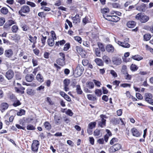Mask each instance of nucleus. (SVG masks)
Wrapping results in <instances>:
<instances>
[{
    "mask_svg": "<svg viewBox=\"0 0 153 153\" xmlns=\"http://www.w3.org/2000/svg\"><path fill=\"white\" fill-rule=\"evenodd\" d=\"M75 49L76 52L80 54H82L84 52L82 48L80 46H76L75 47Z\"/></svg>",
    "mask_w": 153,
    "mask_h": 153,
    "instance_id": "obj_30",
    "label": "nucleus"
},
{
    "mask_svg": "<svg viewBox=\"0 0 153 153\" xmlns=\"http://www.w3.org/2000/svg\"><path fill=\"white\" fill-rule=\"evenodd\" d=\"M27 129L28 130H33L35 129V128L33 125L30 124L27 126Z\"/></svg>",
    "mask_w": 153,
    "mask_h": 153,
    "instance_id": "obj_48",
    "label": "nucleus"
},
{
    "mask_svg": "<svg viewBox=\"0 0 153 153\" xmlns=\"http://www.w3.org/2000/svg\"><path fill=\"white\" fill-rule=\"evenodd\" d=\"M103 17L106 20L110 21L117 22L119 21L120 18L116 16H110L109 15H104Z\"/></svg>",
    "mask_w": 153,
    "mask_h": 153,
    "instance_id": "obj_4",
    "label": "nucleus"
},
{
    "mask_svg": "<svg viewBox=\"0 0 153 153\" xmlns=\"http://www.w3.org/2000/svg\"><path fill=\"white\" fill-rule=\"evenodd\" d=\"M127 25L129 28H132L134 27L135 26L136 22L132 21H129L127 23Z\"/></svg>",
    "mask_w": 153,
    "mask_h": 153,
    "instance_id": "obj_19",
    "label": "nucleus"
},
{
    "mask_svg": "<svg viewBox=\"0 0 153 153\" xmlns=\"http://www.w3.org/2000/svg\"><path fill=\"white\" fill-rule=\"evenodd\" d=\"M54 120L56 123L60 124L61 122L60 120L61 117L59 115H55L54 116Z\"/></svg>",
    "mask_w": 153,
    "mask_h": 153,
    "instance_id": "obj_25",
    "label": "nucleus"
},
{
    "mask_svg": "<svg viewBox=\"0 0 153 153\" xmlns=\"http://www.w3.org/2000/svg\"><path fill=\"white\" fill-rule=\"evenodd\" d=\"M144 98L146 102L149 103L153 105V100L152 99V95L149 93H146L145 94Z\"/></svg>",
    "mask_w": 153,
    "mask_h": 153,
    "instance_id": "obj_5",
    "label": "nucleus"
},
{
    "mask_svg": "<svg viewBox=\"0 0 153 153\" xmlns=\"http://www.w3.org/2000/svg\"><path fill=\"white\" fill-rule=\"evenodd\" d=\"M144 39L147 41L149 40L151 37V36L149 34H146L143 36Z\"/></svg>",
    "mask_w": 153,
    "mask_h": 153,
    "instance_id": "obj_39",
    "label": "nucleus"
},
{
    "mask_svg": "<svg viewBox=\"0 0 153 153\" xmlns=\"http://www.w3.org/2000/svg\"><path fill=\"white\" fill-rule=\"evenodd\" d=\"M51 34L52 39L56 40V37L55 32L53 30L51 31Z\"/></svg>",
    "mask_w": 153,
    "mask_h": 153,
    "instance_id": "obj_53",
    "label": "nucleus"
},
{
    "mask_svg": "<svg viewBox=\"0 0 153 153\" xmlns=\"http://www.w3.org/2000/svg\"><path fill=\"white\" fill-rule=\"evenodd\" d=\"M70 45L69 43H66L64 46L63 50L64 51H68L70 48Z\"/></svg>",
    "mask_w": 153,
    "mask_h": 153,
    "instance_id": "obj_45",
    "label": "nucleus"
},
{
    "mask_svg": "<svg viewBox=\"0 0 153 153\" xmlns=\"http://www.w3.org/2000/svg\"><path fill=\"white\" fill-rule=\"evenodd\" d=\"M30 8L27 5H24L22 6L20 10L18 12L19 14L22 16H25V15L23 14V13H27L30 11Z\"/></svg>",
    "mask_w": 153,
    "mask_h": 153,
    "instance_id": "obj_3",
    "label": "nucleus"
},
{
    "mask_svg": "<svg viewBox=\"0 0 153 153\" xmlns=\"http://www.w3.org/2000/svg\"><path fill=\"white\" fill-rule=\"evenodd\" d=\"M17 87H15L14 89L16 92L18 93L22 94L24 93V90L25 88L21 86V85L19 83H17Z\"/></svg>",
    "mask_w": 153,
    "mask_h": 153,
    "instance_id": "obj_7",
    "label": "nucleus"
},
{
    "mask_svg": "<svg viewBox=\"0 0 153 153\" xmlns=\"http://www.w3.org/2000/svg\"><path fill=\"white\" fill-rule=\"evenodd\" d=\"M18 30V27L17 25H14L12 27V30L13 33H16Z\"/></svg>",
    "mask_w": 153,
    "mask_h": 153,
    "instance_id": "obj_46",
    "label": "nucleus"
},
{
    "mask_svg": "<svg viewBox=\"0 0 153 153\" xmlns=\"http://www.w3.org/2000/svg\"><path fill=\"white\" fill-rule=\"evenodd\" d=\"M36 78L37 80L41 82H42L44 81L43 76L39 73L37 74Z\"/></svg>",
    "mask_w": 153,
    "mask_h": 153,
    "instance_id": "obj_32",
    "label": "nucleus"
},
{
    "mask_svg": "<svg viewBox=\"0 0 153 153\" xmlns=\"http://www.w3.org/2000/svg\"><path fill=\"white\" fill-rule=\"evenodd\" d=\"M63 83L64 85V90L66 92L68 91L69 90V88L68 87L70 83L69 79H64L63 81Z\"/></svg>",
    "mask_w": 153,
    "mask_h": 153,
    "instance_id": "obj_14",
    "label": "nucleus"
},
{
    "mask_svg": "<svg viewBox=\"0 0 153 153\" xmlns=\"http://www.w3.org/2000/svg\"><path fill=\"white\" fill-rule=\"evenodd\" d=\"M121 146L120 144H116L114 145L111 147L109 149L110 152H114L120 150L121 148Z\"/></svg>",
    "mask_w": 153,
    "mask_h": 153,
    "instance_id": "obj_8",
    "label": "nucleus"
},
{
    "mask_svg": "<svg viewBox=\"0 0 153 153\" xmlns=\"http://www.w3.org/2000/svg\"><path fill=\"white\" fill-rule=\"evenodd\" d=\"M120 86L123 88H126L128 87L130 88L131 86V85L130 84L124 83L120 85Z\"/></svg>",
    "mask_w": 153,
    "mask_h": 153,
    "instance_id": "obj_51",
    "label": "nucleus"
},
{
    "mask_svg": "<svg viewBox=\"0 0 153 153\" xmlns=\"http://www.w3.org/2000/svg\"><path fill=\"white\" fill-rule=\"evenodd\" d=\"M115 42L119 45L125 48H129L130 45L127 42H122L118 40L117 39H115Z\"/></svg>",
    "mask_w": 153,
    "mask_h": 153,
    "instance_id": "obj_11",
    "label": "nucleus"
},
{
    "mask_svg": "<svg viewBox=\"0 0 153 153\" xmlns=\"http://www.w3.org/2000/svg\"><path fill=\"white\" fill-rule=\"evenodd\" d=\"M106 120H102L100 121H99L98 123V126L101 128L105 127L106 126Z\"/></svg>",
    "mask_w": 153,
    "mask_h": 153,
    "instance_id": "obj_21",
    "label": "nucleus"
},
{
    "mask_svg": "<svg viewBox=\"0 0 153 153\" xmlns=\"http://www.w3.org/2000/svg\"><path fill=\"white\" fill-rule=\"evenodd\" d=\"M75 40L78 42L79 43H81L82 40L81 38L79 36H76L74 37Z\"/></svg>",
    "mask_w": 153,
    "mask_h": 153,
    "instance_id": "obj_52",
    "label": "nucleus"
},
{
    "mask_svg": "<svg viewBox=\"0 0 153 153\" xmlns=\"http://www.w3.org/2000/svg\"><path fill=\"white\" fill-rule=\"evenodd\" d=\"M1 13L4 14H7L8 12V9L6 7H3L1 9Z\"/></svg>",
    "mask_w": 153,
    "mask_h": 153,
    "instance_id": "obj_35",
    "label": "nucleus"
},
{
    "mask_svg": "<svg viewBox=\"0 0 153 153\" xmlns=\"http://www.w3.org/2000/svg\"><path fill=\"white\" fill-rule=\"evenodd\" d=\"M132 135L135 137H138L140 135V133L138 130L135 128H133L131 130Z\"/></svg>",
    "mask_w": 153,
    "mask_h": 153,
    "instance_id": "obj_15",
    "label": "nucleus"
},
{
    "mask_svg": "<svg viewBox=\"0 0 153 153\" xmlns=\"http://www.w3.org/2000/svg\"><path fill=\"white\" fill-rule=\"evenodd\" d=\"M138 68L137 66L134 64H132L130 66L131 70L133 71H136L137 70Z\"/></svg>",
    "mask_w": 153,
    "mask_h": 153,
    "instance_id": "obj_41",
    "label": "nucleus"
},
{
    "mask_svg": "<svg viewBox=\"0 0 153 153\" xmlns=\"http://www.w3.org/2000/svg\"><path fill=\"white\" fill-rule=\"evenodd\" d=\"M13 51L11 49H8L5 51L4 55L6 57L10 58L13 55Z\"/></svg>",
    "mask_w": 153,
    "mask_h": 153,
    "instance_id": "obj_13",
    "label": "nucleus"
},
{
    "mask_svg": "<svg viewBox=\"0 0 153 153\" xmlns=\"http://www.w3.org/2000/svg\"><path fill=\"white\" fill-rule=\"evenodd\" d=\"M95 54L97 56H100L101 53L100 51V50L99 48H95Z\"/></svg>",
    "mask_w": 153,
    "mask_h": 153,
    "instance_id": "obj_43",
    "label": "nucleus"
},
{
    "mask_svg": "<svg viewBox=\"0 0 153 153\" xmlns=\"http://www.w3.org/2000/svg\"><path fill=\"white\" fill-rule=\"evenodd\" d=\"M110 73L114 78L116 77L117 76L116 73L113 70H111Z\"/></svg>",
    "mask_w": 153,
    "mask_h": 153,
    "instance_id": "obj_57",
    "label": "nucleus"
},
{
    "mask_svg": "<svg viewBox=\"0 0 153 153\" xmlns=\"http://www.w3.org/2000/svg\"><path fill=\"white\" fill-rule=\"evenodd\" d=\"M118 141V139L117 138H113L110 140V143L111 145L114 144V142H117Z\"/></svg>",
    "mask_w": 153,
    "mask_h": 153,
    "instance_id": "obj_54",
    "label": "nucleus"
},
{
    "mask_svg": "<svg viewBox=\"0 0 153 153\" xmlns=\"http://www.w3.org/2000/svg\"><path fill=\"white\" fill-rule=\"evenodd\" d=\"M7 22L8 23L9 26H11L13 24H16V22L14 21L12 19L9 20Z\"/></svg>",
    "mask_w": 153,
    "mask_h": 153,
    "instance_id": "obj_61",
    "label": "nucleus"
},
{
    "mask_svg": "<svg viewBox=\"0 0 153 153\" xmlns=\"http://www.w3.org/2000/svg\"><path fill=\"white\" fill-rule=\"evenodd\" d=\"M32 62L33 66H35L38 65V61L36 59H33Z\"/></svg>",
    "mask_w": 153,
    "mask_h": 153,
    "instance_id": "obj_64",
    "label": "nucleus"
},
{
    "mask_svg": "<svg viewBox=\"0 0 153 153\" xmlns=\"http://www.w3.org/2000/svg\"><path fill=\"white\" fill-rule=\"evenodd\" d=\"M93 81L95 85L98 87H100L102 85L101 82L95 79H93Z\"/></svg>",
    "mask_w": 153,
    "mask_h": 153,
    "instance_id": "obj_44",
    "label": "nucleus"
},
{
    "mask_svg": "<svg viewBox=\"0 0 153 153\" xmlns=\"http://www.w3.org/2000/svg\"><path fill=\"white\" fill-rule=\"evenodd\" d=\"M132 58L133 59L137 61H140L143 59V58L142 56L139 55H136L134 56H132Z\"/></svg>",
    "mask_w": 153,
    "mask_h": 153,
    "instance_id": "obj_27",
    "label": "nucleus"
},
{
    "mask_svg": "<svg viewBox=\"0 0 153 153\" xmlns=\"http://www.w3.org/2000/svg\"><path fill=\"white\" fill-rule=\"evenodd\" d=\"M109 9L108 7L105 8L101 9V12L103 14V15H107L106 13H108L109 12Z\"/></svg>",
    "mask_w": 153,
    "mask_h": 153,
    "instance_id": "obj_42",
    "label": "nucleus"
},
{
    "mask_svg": "<svg viewBox=\"0 0 153 153\" xmlns=\"http://www.w3.org/2000/svg\"><path fill=\"white\" fill-rule=\"evenodd\" d=\"M26 4L32 7H34L36 6V4L30 1H27Z\"/></svg>",
    "mask_w": 153,
    "mask_h": 153,
    "instance_id": "obj_49",
    "label": "nucleus"
},
{
    "mask_svg": "<svg viewBox=\"0 0 153 153\" xmlns=\"http://www.w3.org/2000/svg\"><path fill=\"white\" fill-rule=\"evenodd\" d=\"M8 107V104L6 102H2L0 105V108L2 110L4 111L7 109Z\"/></svg>",
    "mask_w": 153,
    "mask_h": 153,
    "instance_id": "obj_24",
    "label": "nucleus"
},
{
    "mask_svg": "<svg viewBox=\"0 0 153 153\" xmlns=\"http://www.w3.org/2000/svg\"><path fill=\"white\" fill-rule=\"evenodd\" d=\"M66 114L67 115L72 116L73 114V113L70 109H68L66 112Z\"/></svg>",
    "mask_w": 153,
    "mask_h": 153,
    "instance_id": "obj_59",
    "label": "nucleus"
},
{
    "mask_svg": "<svg viewBox=\"0 0 153 153\" xmlns=\"http://www.w3.org/2000/svg\"><path fill=\"white\" fill-rule=\"evenodd\" d=\"M94 135L95 136H99V137H100L102 136V134L100 132V130L96 129L94 131Z\"/></svg>",
    "mask_w": 153,
    "mask_h": 153,
    "instance_id": "obj_29",
    "label": "nucleus"
},
{
    "mask_svg": "<svg viewBox=\"0 0 153 153\" xmlns=\"http://www.w3.org/2000/svg\"><path fill=\"white\" fill-rule=\"evenodd\" d=\"M38 16L41 17V18H42L43 17H45L46 16V15L45 13L43 12H39L38 13Z\"/></svg>",
    "mask_w": 153,
    "mask_h": 153,
    "instance_id": "obj_60",
    "label": "nucleus"
},
{
    "mask_svg": "<svg viewBox=\"0 0 153 153\" xmlns=\"http://www.w3.org/2000/svg\"><path fill=\"white\" fill-rule=\"evenodd\" d=\"M25 111L23 109H21L19 111L17 112V115L18 116H22L24 115L25 113Z\"/></svg>",
    "mask_w": 153,
    "mask_h": 153,
    "instance_id": "obj_47",
    "label": "nucleus"
},
{
    "mask_svg": "<svg viewBox=\"0 0 153 153\" xmlns=\"http://www.w3.org/2000/svg\"><path fill=\"white\" fill-rule=\"evenodd\" d=\"M84 70L83 67L81 65H78L75 70L74 76L76 77L79 76L82 74Z\"/></svg>",
    "mask_w": 153,
    "mask_h": 153,
    "instance_id": "obj_2",
    "label": "nucleus"
},
{
    "mask_svg": "<svg viewBox=\"0 0 153 153\" xmlns=\"http://www.w3.org/2000/svg\"><path fill=\"white\" fill-rule=\"evenodd\" d=\"M76 91L77 93L78 94H81L82 93V91L81 89L80 85H78L76 86Z\"/></svg>",
    "mask_w": 153,
    "mask_h": 153,
    "instance_id": "obj_37",
    "label": "nucleus"
},
{
    "mask_svg": "<svg viewBox=\"0 0 153 153\" xmlns=\"http://www.w3.org/2000/svg\"><path fill=\"white\" fill-rule=\"evenodd\" d=\"M52 38H49L48 40V45L50 46H52L54 44V40Z\"/></svg>",
    "mask_w": 153,
    "mask_h": 153,
    "instance_id": "obj_33",
    "label": "nucleus"
},
{
    "mask_svg": "<svg viewBox=\"0 0 153 153\" xmlns=\"http://www.w3.org/2000/svg\"><path fill=\"white\" fill-rule=\"evenodd\" d=\"M121 71L123 74L126 75L127 73L126 66L125 65H123L122 67Z\"/></svg>",
    "mask_w": 153,
    "mask_h": 153,
    "instance_id": "obj_36",
    "label": "nucleus"
},
{
    "mask_svg": "<svg viewBox=\"0 0 153 153\" xmlns=\"http://www.w3.org/2000/svg\"><path fill=\"white\" fill-rule=\"evenodd\" d=\"M102 59L107 64H108L111 62V60L110 58L106 55H104L102 57Z\"/></svg>",
    "mask_w": 153,
    "mask_h": 153,
    "instance_id": "obj_18",
    "label": "nucleus"
},
{
    "mask_svg": "<svg viewBox=\"0 0 153 153\" xmlns=\"http://www.w3.org/2000/svg\"><path fill=\"white\" fill-rule=\"evenodd\" d=\"M95 61L97 65L100 66H102L103 65V62L102 59L99 58H96Z\"/></svg>",
    "mask_w": 153,
    "mask_h": 153,
    "instance_id": "obj_26",
    "label": "nucleus"
},
{
    "mask_svg": "<svg viewBox=\"0 0 153 153\" xmlns=\"http://www.w3.org/2000/svg\"><path fill=\"white\" fill-rule=\"evenodd\" d=\"M87 96L88 99L90 100L94 101L97 99L96 96H94L92 94H88Z\"/></svg>",
    "mask_w": 153,
    "mask_h": 153,
    "instance_id": "obj_31",
    "label": "nucleus"
},
{
    "mask_svg": "<svg viewBox=\"0 0 153 153\" xmlns=\"http://www.w3.org/2000/svg\"><path fill=\"white\" fill-rule=\"evenodd\" d=\"M65 59L59 58L56 60V63L59 65L63 66L65 65Z\"/></svg>",
    "mask_w": 153,
    "mask_h": 153,
    "instance_id": "obj_16",
    "label": "nucleus"
},
{
    "mask_svg": "<svg viewBox=\"0 0 153 153\" xmlns=\"http://www.w3.org/2000/svg\"><path fill=\"white\" fill-rule=\"evenodd\" d=\"M82 63L84 66H86L88 63V61L86 59H84L82 60Z\"/></svg>",
    "mask_w": 153,
    "mask_h": 153,
    "instance_id": "obj_56",
    "label": "nucleus"
},
{
    "mask_svg": "<svg viewBox=\"0 0 153 153\" xmlns=\"http://www.w3.org/2000/svg\"><path fill=\"white\" fill-rule=\"evenodd\" d=\"M135 18L140 21L142 23H146L149 19L148 16L142 13H140L137 14L135 16Z\"/></svg>",
    "mask_w": 153,
    "mask_h": 153,
    "instance_id": "obj_1",
    "label": "nucleus"
},
{
    "mask_svg": "<svg viewBox=\"0 0 153 153\" xmlns=\"http://www.w3.org/2000/svg\"><path fill=\"white\" fill-rule=\"evenodd\" d=\"M110 122L114 125H117L118 124L120 123V120L117 118L115 117L111 119Z\"/></svg>",
    "mask_w": 153,
    "mask_h": 153,
    "instance_id": "obj_22",
    "label": "nucleus"
},
{
    "mask_svg": "<svg viewBox=\"0 0 153 153\" xmlns=\"http://www.w3.org/2000/svg\"><path fill=\"white\" fill-rule=\"evenodd\" d=\"M86 87L89 89H92L94 87V83L91 82H87L86 83Z\"/></svg>",
    "mask_w": 153,
    "mask_h": 153,
    "instance_id": "obj_28",
    "label": "nucleus"
},
{
    "mask_svg": "<svg viewBox=\"0 0 153 153\" xmlns=\"http://www.w3.org/2000/svg\"><path fill=\"white\" fill-rule=\"evenodd\" d=\"M39 145V142L38 140H33L31 146L32 151L33 152H37Z\"/></svg>",
    "mask_w": 153,
    "mask_h": 153,
    "instance_id": "obj_6",
    "label": "nucleus"
},
{
    "mask_svg": "<svg viewBox=\"0 0 153 153\" xmlns=\"http://www.w3.org/2000/svg\"><path fill=\"white\" fill-rule=\"evenodd\" d=\"M5 22V19L3 17L0 18V26H2Z\"/></svg>",
    "mask_w": 153,
    "mask_h": 153,
    "instance_id": "obj_58",
    "label": "nucleus"
},
{
    "mask_svg": "<svg viewBox=\"0 0 153 153\" xmlns=\"http://www.w3.org/2000/svg\"><path fill=\"white\" fill-rule=\"evenodd\" d=\"M45 128L47 130L49 131L51 128V126L50 123L48 121H46L44 123Z\"/></svg>",
    "mask_w": 153,
    "mask_h": 153,
    "instance_id": "obj_23",
    "label": "nucleus"
},
{
    "mask_svg": "<svg viewBox=\"0 0 153 153\" xmlns=\"http://www.w3.org/2000/svg\"><path fill=\"white\" fill-rule=\"evenodd\" d=\"M95 93L97 96L100 97L102 94V90L100 89H96L95 90Z\"/></svg>",
    "mask_w": 153,
    "mask_h": 153,
    "instance_id": "obj_40",
    "label": "nucleus"
},
{
    "mask_svg": "<svg viewBox=\"0 0 153 153\" xmlns=\"http://www.w3.org/2000/svg\"><path fill=\"white\" fill-rule=\"evenodd\" d=\"M112 61L114 64L116 65H120L122 62L121 59L118 57H114Z\"/></svg>",
    "mask_w": 153,
    "mask_h": 153,
    "instance_id": "obj_12",
    "label": "nucleus"
},
{
    "mask_svg": "<svg viewBox=\"0 0 153 153\" xmlns=\"http://www.w3.org/2000/svg\"><path fill=\"white\" fill-rule=\"evenodd\" d=\"M136 96L137 98L139 100H141L143 98L142 95L139 93H136Z\"/></svg>",
    "mask_w": 153,
    "mask_h": 153,
    "instance_id": "obj_62",
    "label": "nucleus"
},
{
    "mask_svg": "<svg viewBox=\"0 0 153 153\" xmlns=\"http://www.w3.org/2000/svg\"><path fill=\"white\" fill-rule=\"evenodd\" d=\"M106 51L109 53H112L114 51V48L113 46L111 45H108L106 48Z\"/></svg>",
    "mask_w": 153,
    "mask_h": 153,
    "instance_id": "obj_17",
    "label": "nucleus"
},
{
    "mask_svg": "<svg viewBox=\"0 0 153 153\" xmlns=\"http://www.w3.org/2000/svg\"><path fill=\"white\" fill-rule=\"evenodd\" d=\"M79 16L78 14H76L74 17H72V19L76 23L79 21Z\"/></svg>",
    "mask_w": 153,
    "mask_h": 153,
    "instance_id": "obj_34",
    "label": "nucleus"
},
{
    "mask_svg": "<svg viewBox=\"0 0 153 153\" xmlns=\"http://www.w3.org/2000/svg\"><path fill=\"white\" fill-rule=\"evenodd\" d=\"M21 104V103L20 101L19 100H17L14 102L13 104V105L14 107H16L20 105Z\"/></svg>",
    "mask_w": 153,
    "mask_h": 153,
    "instance_id": "obj_50",
    "label": "nucleus"
},
{
    "mask_svg": "<svg viewBox=\"0 0 153 153\" xmlns=\"http://www.w3.org/2000/svg\"><path fill=\"white\" fill-rule=\"evenodd\" d=\"M21 27L24 31H26L27 30L28 27L26 25H21Z\"/></svg>",
    "mask_w": 153,
    "mask_h": 153,
    "instance_id": "obj_63",
    "label": "nucleus"
},
{
    "mask_svg": "<svg viewBox=\"0 0 153 153\" xmlns=\"http://www.w3.org/2000/svg\"><path fill=\"white\" fill-rule=\"evenodd\" d=\"M26 81L28 82H31L34 79L33 75L32 74H27L25 77Z\"/></svg>",
    "mask_w": 153,
    "mask_h": 153,
    "instance_id": "obj_20",
    "label": "nucleus"
},
{
    "mask_svg": "<svg viewBox=\"0 0 153 153\" xmlns=\"http://www.w3.org/2000/svg\"><path fill=\"white\" fill-rule=\"evenodd\" d=\"M14 75V73L13 71L11 69L9 70L6 73L5 76L8 80L12 79Z\"/></svg>",
    "mask_w": 153,
    "mask_h": 153,
    "instance_id": "obj_9",
    "label": "nucleus"
},
{
    "mask_svg": "<svg viewBox=\"0 0 153 153\" xmlns=\"http://www.w3.org/2000/svg\"><path fill=\"white\" fill-rule=\"evenodd\" d=\"M96 124V122H91L88 125V128L92 129L95 127Z\"/></svg>",
    "mask_w": 153,
    "mask_h": 153,
    "instance_id": "obj_38",
    "label": "nucleus"
},
{
    "mask_svg": "<svg viewBox=\"0 0 153 153\" xmlns=\"http://www.w3.org/2000/svg\"><path fill=\"white\" fill-rule=\"evenodd\" d=\"M135 6L136 7V10L140 12H144L146 10V5L144 3H142L140 5L136 4Z\"/></svg>",
    "mask_w": 153,
    "mask_h": 153,
    "instance_id": "obj_10",
    "label": "nucleus"
},
{
    "mask_svg": "<svg viewBox=\"0 0 153 153\" xmlns=\"http://www.w3.org/2000/svg\"><path fill=\"white\" fill-rule=\"evenodd\" d=\"M42 38L41 39V40L42 44L44 45H45L46 42V40L47 39L46 36H44L42 35Z\"/></svg>",
    "mask_w": 153,
    "mask_h": 153,
    "instance_id": "obj_55",
    "label": "nucleus"
}]
</instances>
